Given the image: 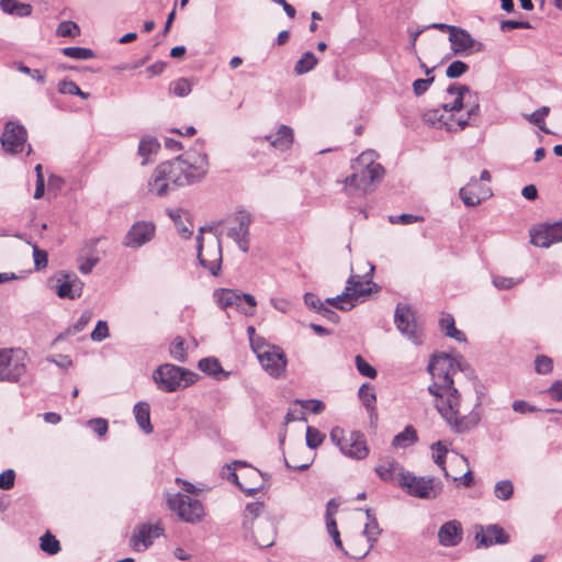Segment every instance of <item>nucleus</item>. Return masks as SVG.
<instances>
[{"label": "nucleus", "mask_w": 562, "mask_h": 562, "mask_svg": "<svg viewBox=\"0 0 562 562\" xmlns=\"http://www.w3.org/2000/svg\"><path fill=\"white\" fill-rule=\"evenodd\" d=\"M467 363L462 357L457 359L446 353L434 355L427 367L432 379L428 392L436 397V408L441 417L457 434L474 429L481 420L477 412L459 416L460 394L453 386L452 375L463 371Z\"/></svg>", "instance_id": "1"}, {"label": "nucleus", "mask_w": 562, "mask_h": 562, "mask_svg": "<svg viewBox=\"0 0 562 562\" xmlns=\"http://www.w3.org/2000/svg\"><path fill=\"white\" fill-rule=\"evenodd\" d=\"M196 149L160 164L148 182L149 191L158 196H165L169 190L191 184L200 180L207 171L209 159L203 150V143H198Z\"/></svg>", "instance_id": "2"}, {"label": "nucleus", "mask_w": 562, "mask_h": 562, "mask_svg": "<svg viewBox=\"0 0 562 562\" xmlns=\"http://www.w3.org/2000/svg\"><path fill=\"white\" fill-rule=\"evenodd\" d=\"M375 159L374 150L362 151L352 162L353 172L345 179V184L353 187L361 194L371 192L374 183L381 181L385 173L383 166Z\"/></svg>", "instance_id": "3"}, {"label": "nucleus", "mask_w": 562, "mask_h": 562, "mask_svg": "<svg viewBox=\"0 0 562 562\" xmlns=\"http://www.w3.org/2000/svg\"><path fill=\"white\" fill-rule=\"evenodd\" d=\"M153 380L158 390L172 393L193 385L198 380V375L186 368L164 363L154 370Z\"/></svg>", "instance_id": "4"}, {"label": "nucleus", "mask_w": 562, "mask_h": 562, "mask_svg": "<svg viewBox=\"0 0 562 562\" xmlns=\"http://www.w3.org/2000/svg\"><path fill=\"white\" fill-rule=\"evenodd\" d=\"M212 226H202L199 229V235L196 236V250H198V259L202 267L207 269L212 276H217L221 270L222 265V245L221 238L215 233L214 238L211 244L204 250L203 246V237L202 234L204 232H213Z\"/></svg>", "instance_id": "5"}, {"label": "nucleus", "mask_w": 562, "mask_h": 562, "mask_svg": "<svg viewBox=\"0 0 562 562\" xmlns=\"http://www.w3.org/2000/svg\"><path fill=\"white\" fill-rule=\"evenodd\" d=\"M398 484L409 495L424 499L436 498L442 491L441 483L434 477L416 476L409 472H401Z\"/></svg>", "instance_id": "6"}, {"label": "nucleus", "mask_w": 562, "mask_h": 562, "mask_svg": "<svg viewBox=\"0 0 562 562\" xmlns=\"http://www.w3.org/2000/svg\"><path fill=\"white\" fill-rule=\"evenodd\" d=\"M257 350L254 352L257 356L263 370L272 378H281L286 369L288 359L281 347L266 342L265 345H256Z\"/></svg>", "instance_id": "7"}, {"label": "nucleus", "mask_w": 562, "mask_h": 562, "mask_svg": "<svg viewBox=\"0 0 562 562\" xmlns=\"http://www.w3.org/2000/svg\"><path fill=\"white\" fill-rule=\"evenodd\" d=\"M25 352L0 349V382H18L26 372Z\"/></svg>", "instance_id": "8"}, {"label": "nucleus", "mask_w": 562, "mask_h": 562, "mask_svg": "<svg viewBox=\"0 0 562 562\" xmlns=\"http://www.w3.org/2000/svg\"><path fill=\"white\" fill-rule=\"evenodd\" d=\"M167 504L182 520L190 524L200 521L204 515L202 503L182 493L168 494Z\"/></svg>", "instance_id": "9"}, {"label": "nucleus", "mask_w": 562, "mask_h": 562, "mask_svg": "<svg viewBox=\"0 0 562 562\" xmlns=\"http://www.w3.org/2000/svg\"><path fill=\"white\" fill-rule=\"evenodd\" d=\"M396 328L414 345L423 344V334L416 323L415 313L407 304L398 303L394 312Z\"/></svg>", "instance_id": "10"}, {"label": "nucleus", "mask_w": 562, "mask_h": 562, "mask_svg": "<svg viewBox=\"0 0 562 562\" xmlns=\"http://www.w3.org/2000/svg\"><path fill=\"white\" fill-rule=\"evenodd\" d=\"M529 235L533 246L549 248L562 241V221L538 224L529 229Z\"/></svg>", "instance_id": "11"}, {"label": "nucleus", "mask_w": 562, "mask_h": 562, "mask_svg": "<svg viewBox=\"0 0 562 562\" xmlns=\"http://www.w3.org/2000/svg\"><path fill=\"white\" fill-rule=\"evenodd\" d=\"M449 42L451 44V50L458 56L485 50V45L482 42L473 38L467 30L459 26L451 30V34H449Z\"/></svg>", "instance_id": "12"}, {"label": "nucleus", "mask_w": 562, "mask_h": 562, "mask_svg": "<svg viewBox=\"0 0 562 562\" xmlns=\"http://www.w3.org/2000/svg\"><path fill=\"white\" fill-rule=\"evenodd\" d=\"M26 139L27 132L22 124L12 121L5 123L0 140L7 153H21L24 149Z\"/></svg>", "instance_id": "13"}, {"label": "nucleus", "mask_w": 562, "mask_h": 562, "mask_svg": "<svg viewBox=\"0 0 562 562\" xmlns=\"http://www.w3.org/2000/svg\"><path fill=\"white\" fill-rule=\"evenodd\" d=\"M156 233V226L149 221H137L135 222L123 238V246L127 248H140L148 244Z\"/></svg>", "instance_id": "14"}, {"label": "nucleus", "mask_w": 562, "mask_h": 562, "mask_svg": "<svg viewBox=\"0 0 562 562\" xmlns=\"http://www.w3.org/2000/svg\"><path fill=\"white\" fill-rule=\"evenodd\" d=\"M234 223L233 226L228 227L227 236L234 239L243 252H247L249 249V225L251 217L246 212H239L234 217Z\"/></svg>", "instance_id": "15"}, {"label": "nucleus", "mask_w": 562, "mask_h": 562, "mask_svg": "<svg viewBox=\"0 0 562 562\" xmlns=\"http://www.w3.org/2000/svg\"><path fill=\"white\" fill-rule=\"evenodd\" d=\"M509 539V535L498 525L476 527L475 540L480 547L488 548L494 544H506Z\"/></svg>", "instance_id": "16"}, {"label": "nucleus", "mask_w": 562, "mask_h": 562, "mask_svg": "<svg viewBox=\"0 0 562 562\" xmlns=\"http://www.w3.org/2000/svg\"><path fill=\"white\" fill-rule=\"evenodd\" d=\"M161 535L162 529L159 526L143 524L135 529L130 543L135 551H145L153 544L154 540Z\"/></svg>", "instance_id": "17"}, {"label": "nucleus", "mask_w": 562, "mask_h": 562, "mask_svg": "<svg viewBox=\"0 0 562 562\" xmlns=\"http://www.w3.org/2000/svg\"><path fill=\"white\" fill-rule=\"evenodd\" d=\"M491 195V189L481 186L475 177L459 191V196L467 206H476Z\"/></svg>", "instance_id": "18"}, {"label": "nucleus", "mask_w": 562, "mask_h": 562, "mask_svg": "<svg viewBox=\"0 0 562 562\" xmlns=\"http://www.w3.org/2000/svg\"><path fill=\"white\" fill-rule=\"evenodd\" d=\"M345 442L344 448L341 447L342 454L357 460H362L369 454L364 436L360 431H351Z\"/></svg>", "instance_id": "19"}, {"label": "nucleus", "mask_w": 562, "mask_h": 562, "mask_svg": "<svg viewBox=\"0 0 562 562\" xmlns=\"http://www.w3.org/2000/svg\"><path fill=\"white\" fill-rule=\"evenodd\" d=\"M438 539L443 547H454L462 540V527L457 520L445 522L438 531Z\"/></svg>", "instance_id": "20"}, {"label": "nucleus", "mask_w": 562, "mask_h": 562, "mask_svg": "<svg viewBox=\"0 0 562 562\" xmlns=\"http://www.w3.org/2000/svg\"><path fill=\"white\" fill-rule=\"evenodd\" d=\"M57 282L55 291L60 299L75 300L81 296L83 283L78 278L65 281L57 279Z\"/></svg>", "instance_id": "21"}, {"label": "nucleus", "mask_w": 562, "mask_h": 562, "mask_svg": "<svg viewBox=\"0 0 562 562\" xmlns=\"http://www.w3.org/2000/svg\"><path fill=\"white\" fill-rule=\"evenodd\" d=\"M401 472H405L401 464L393 458L389 457L381 459L379 464L375 467V473L378 476L386 482L393 481L396 474H398L400 479Z\"/></svg>", "instance_id": "22"}, {"label": "nucleus", "mask_w": 562, "mask_h": 562, "mask_svg": "<svg viewBox=\"0 0 562 562\" xmlns=\"http://www.w3.org/2000/svg\"><path fill=\"white\" fill-rule=\"evenodd\" d=\"M266 139L272 147L284 151L289 149L293 143V130L288 125H280L276 135H268Z\"/></svg>", "instance_id": "23"}, {"label": "nucleus", "mask_w": 562, "mask_h": 562, "mask_svg": "<svg viewBox=\"0 0 562 562\" xmlns=\"http://www.w3.org/2000/svg\"><path fill=\"white\" fill-rule=\"evenodd\" d=\"M447 92L451 95H456V99L450 104H443V110L448 113L459 112L464 106V99L467 93L470 92V88L464 85L452 83L447 88Z\"/></svg>", "instance_id": "24"}, {"label": "nucleus", "mask_w": 562, "mask_h": 562, "mask_svg": "<svg viewBox=\"0 0 562 562\" xmlns=\"http://www.w3.org/2000/svg\"><path fill=\"white\" fill-rule=\"evenodd\" d=\"M370 283V280L362 281L359 276L353 274H351L347 280L346 286H351V290L349 291L351 293L350 301L355 303V306L358 304L360 297L367 296L371 293Z\"/></svg>", "instance_id": "25"}, {"label": "nucleus", "mask_w": 562, "mask_h": 562, "mask_svg": "<svg viewBox=\"0 0 562 562\" xmlns=\"http://www.w3.org/2000/svg\"><path fill=\"white\" fill-rule=\"evenodd\" d=\"M214 297L221 308L235 306L240 310L241 295L229 289H220L214 292Z\"/></svg>", "instance_id": "26"}, {"label": "nucleus", "mask_w": 562, "mask_h": 562, "mask_svg": "<svg viewBox=\"0 0 562 562\" xmlns=\"http://www.w3.org/2000/svg\"><path fill=\"white\" fill-rule=\"evenodd\" d=\"M464 106L468 109V120H459L457 122L460 130H463L465 126H468L471 120H475L480 116V103L476 92H472L470 90V92L467 93L464 99Z\"/></svg>", "instance_id": "27"}, {"label": "nucleus", "mask_w": 562, "mask_h": 562, "mask_svg": "<svg viewBox=\"0 0 562 562\" xmlns=\"http://www.w3.org/2000/svg\"><path fill=\"white\" fill-rule=\"evenodd\" d=\"M446 113L447 112L443 110V104H442L441 108L427 110L423 114V120L425 123H427L434 127L441 128L445 126L447 131L451 132L452 126L446 120Z\"/></svg>", "instance_id": "28"}, {"label": "nucleus", "mask_w": 562, "mask_h": 562, "mask_svg": "<svg viewBox=\"0 0 562 562\" xmlns=\"http://www.w3.org/2000/svg\"><path fill=\"white\" fill-rule=\"evenodd\" d=\"M0 8L4 13L20 18L29 16L32 13V5L16 0H1Z\"/></svg>", "instance_id": "29"}, {"label": "nucleus", "mask_w": 562, "mask_h": 562, "mask_svg": "<svg viewBox=\"0 0 562 562\" xmlns=\"http://www.w3.org/2000/svg\"><path fill=\"white\" fill-rule=\"evenodd\" d=\"M134 415L140 429L144 430L146 434H151L153 426L150 423L149 405L145 402L137 403L134 406Z\"/></svg>", "instance_id": "30"}, {"label": "nucleus", "mask_w": 562, "mask_h": 562, "mask_svg": "<svg viewBox=\"0 0 562 562\" xmlns=\"http://www.w3.org/2000/svg\"><path fill=\"white\" fill-rule=\"evenodd\" d=\"M418 437L413 426H406L403 431L394 436L392 446L394 448H406L417 442Z\"/></svg>", "instance_id": "31"}, {"label": "nucleus", "mask_w": 562, "mask_h": 562, "mask_svg": "<svg viewBox=\"0 0 562 562\" xmlns=\"http://www.w3.org/2000/svg\"><path fill=\"white\" fill-rule=\"evenodd\" d=\"M440 328L448 336L457 341H465V335L456 328L454 318L447 314L440 319Z\"/></svg>", "instance_id": "32"}, {"label": "nucleus", "mask_w": 562, "mask_h": 562, "mask_svg": "<svg viewBox=\"0 0 562 562\" xmlns=\"http://www.w3.org/2000/svg\"><path fill=\"white\" fill-rule=\"evenodd\" d=\"M351 286H345V290L341 294L335 297L326 299V303L340 310V311H350L355 307V303L350 301V291Z\"/></svg>", "instance_id": "33"}, {"label": "nucleus", "mask_w": 562, "mask_h": 562, "mask_svg": "<svg viewBox=\"0 0 562 562\" xmlns=\"http://www.w3.org/2000/svg\"><path fill=\"white\" fill-rule=\"evenodd\" d=\"M550 108L541 106L530 114H525L524 117L531 124L538 126L546 134H551V131L547 128L544 124V119L549 115Z\"/></svg>", "instance_id": "34"}, {"label": "nucleus", "mask_w": 562, "mask_h": 562, "mask_svg": "<svg viewBox=\"0 0 562 562\" xmlns=\"http://www.w3.org/2000/svg\"><path fill=\"white\" fill-rule=\"evenodd\" d=\"M160 148L159 142L154 137H144L139 142L138 155L143 157L142 165H146L148 157Z\"/></svg>", "instance_id": "35"}, {"label": "nucleus", "mask_w": 562, "mask_h": 562, "mask_svg": "<svg viewBox=\"0 0 562 562\" xmlns=\"http://www.w3.org/2000/svg\"><path fill=\"white\" fill-rule=\"evenodd\" d=\"M318 59L312 52H305L295 63L294 71L296 75H304L317 65Z\"/></svg>", "instance_id": "36"}, {"label": "nucleus", "mask_w": 562, "mask_h": 562, "mask_svg": "<svg viewBox=\"0 0 562 562\" xmlns=\"http://www.w3.org/2000/svg\"><path fill=\"white\" fill-rule=\"evenodd\" d=\"M430 448L432 451L434 462L442 470L443 475L449 477V473L446 468V456L448 453L447 447L443 446L441 441H437L434 442Z\"/></svg>", "instance_id": "37"}, {"label": "nucleus", "mask_w": 562, "mask_h": 562, "mask_svg": "<svg viewBox=\"0 0 562 562\" xmlns=\"http://www.w3.org/2000/svg\"><path fill=\"white\" fill-rule=\"evenodd\" d=\"M40 541L41 550L49 555H55L61 550L59 541L49 531H46Z\"/></svg>", "instance_id": "38"}, {"label": "nucleus", "mask_w": 562, "mask_h": 562, "mask_svg": "<svg viewBox=\"0 0 562 562\" xmlns=\"http://www.w3.org/2000/svg\"><path fill=\"white\" fill-rule=\"evenodd\" d=\"M184 339L181 336H177L170 344L169 352L173 360L178 362H186L188 360V353L184 348Z\"/></svg>", "instance_id": "39"}, {"label": "nucleus", "mask_w": 562, "mask_h": 562, "mask_svg": "<svg viewBox=\"0 0 562 562\" xmlns=\"http://www.w3.org/2000/svg\"><path fill=\"white\" fill-rule=\"evenodd\" d=\"M198 367L204 373L210 375H217L218 373H224L225 376L228 375L227 372H224L220 361L216 358H203L199 361Z\"/></svg>", "instance_id": "40"}, {"label": "nucleus", "mask_w": 562, "mask_h": 562, "mask_svg": "<svg viewBox=\"0 0 562 562\" xmlns=\"http://www.w3.org/2000/svg\"><path fill=\"white\" fill-rule=\"evenodd\" d=\"M61 53L76 60H88L94 57V52L86 47L69 46L61 49Z\"/></svg>", "instance_id": "41"}, {"label": "nucleus", "mask_w": 562, "mask_h": 562, "mask_svg": "<svg viewBox=\"0 0 562 562\" xmlns=\"http://www.w3.org/2000/svg\"><path fill=\"white\" fill-rule=\"evenodd\" d=\"M381 531L382 530L380 529L376 519H372L371 521H368L366 524L364 529H363V535L366 536V538L370 544H369L368 550L361 555V558H363L373 548Z\"/></svg>", "instance_id": "42"}, {"label": "nucleus", "mask_w": 562, "mask_h": 562, "mask_svg": "<svg viewBox=\"0 0 562 562\" xmlns=\"http://www.w3.org/2000/svg\"><path fill=\"white\" fill-rule=\"evenodd\" d=\"M223 475L228 480L234 482L241 491L246 492L248 495H254L260 490V486L257 487H246L238 481V475L236 474V467L232 464H227L223 468Z\"/></svg>", "instance_id": "43"}, {"label": "nucleus", "mask_w": 562, "mask_h": 562, "mask_svg": "<svg viewBox=\"0 0 562 562\" xmlns=\"http://www.w3.org/2000/svg\"><path fill=\"white\" fill-rule=\"evenodd\" d=\"M358 395L368 411L374 409L376 396L372 385L368 383L362 384L359 389Z\"/></svg>", "instance_id": "44"}, {"label": "nucleus", "mask_w": 562, "mask_h": 562, "mask_svg": "<svg viewBox=\"0 0 562 562\" xmlns=\"http://www.w3.org/2000/svg\"><path fill=\"white\" fill-rule=\"evenodd\" d=\"M514 494V485L509 480H502L496 482L494 487V495L501 501H508Z\"/></svg>", "instance_id": "45"}, {"label": "nucleus", "mask_w": 562, "mask_h": 562, "mask_svg": "<svg viewBox=\"0 0 562 562\" xmlns=\"http://www.w3.org/2000/svg\"><path fill=\"white\" fill-rule=\"evenodd\" d=\"M56 35L60 37H76L80 35V29L72 21H63L56 29Z\"/></svg>", "instance_id": "46"}, {"label": "nucleus", "mask_w": 562, "mask_h": 562, "mask_svg": "<svg viewBox=\"0 0 562 562\" xmlns=\"http://www.w3.org/2000/svg\"><path fill=\"white\" fill-rule=\"evenodd\" d=\"M91 318H92V312L90 310L83 311L81 313L80 317L77 319V322L72 326L67 328L66 334L75 335L77 333H80L89 324Z\"/></svg>", "instance_id": "47"}, {"label": "nucleus", "mask_w": 562, "mask_h": 562, "mask_svg": "<svg viewBox=\"0 0 562 562\" xmlns=\"http://www.w3.org/2000/svg\"><path fill=\"white\" fill-rule=\"evenodd\" d=\"M325 439V435L318 429L308 426L306 429V446L311 449L319 447Z\"/></svg>", "instance_id": "48"}, {"label": "nucleus", "mask_w": 562, "mask_h": 562, "mask_svg": "<svg viewBox=\"0 0 562 562\" xmlns=\"http://www.w3.org/2000/svg\"><path fill=\"white\" fill-rule=\"evenodd\" d=\"M469 70L468 64L462 60L452 61L446 69V76L450 79L459 78Z\"/></svg>", "instance_id": "49"}, {"label": "nucleus", "mask_w": 562, "mask_h": 562, "mask_svg": "<svg viewBox=\"0 0 562 562\" xmlns=\"http://www.w3.org/2000/svg\"><path fill=\"white\" fill-rule=\"evenodd\" d=\"M356 367L358 372L367 378L374 379L378 374L376 370L368 363L360 355L356 356Z\"/></svg>", "instance_id": "50"}, {"label": "nucleus", "mask_w": 562, "mask_h": 562, "mask_svg": "<svg viewBox=\"0 0 562 562\" xmlns=\"http://www.w3.org/2000/svg\"><path fill=\"white\" fill-rule=\"evenodd\" d=\"M171 89L177 97H187L192 91V85L188 79L180 78L172 82Z\"/></svg>", "instance_id": "51"}, {"label": "nucleus", "mask_w": 562, "mask_h": 562, "mask_svg": "<svg viewBox=\"0 0 562 562\" xmlns=\"http://www.w3.org/2000/svg\"><path fill=\"white\" fill-rule=\"evenodd\" d=\"M110 336L109 326L105 321H99L92 330L90 338L93 341L100 342Z\"/></svg>", "instance_id": "52"}, {"label": "nucleus", "mask_w": 562, "mask_h": 562, "mask_svg": "<svg viewBox=\"0 0 562 562\" xmlns=\"http://www.w3.org/2000/svg\"><path fill=\"white\" fill-rule=\"evenodd\" d=\"M389 221L392 224H401V225H409L417 222H422L423 217L414 214H401V215H391L389 216Z\"/></svg>", "instance_id": "53"}, {"label": "nucleus", "mask_w": 562, "mask_h": 562, "mask_svg": "<svg viewBox=\"0 0 562 562\" xmlns=\"http://www.w3.org/2000/svg\"><path fill=\"white\" fill-rule=\"evenodd\" d=\"M536 371L539 374H548L553 369L552 359L547 356H538L535 360Z\"/></svg>", "instance_id": "54"}, {"label": "nucleus", "mask_w": 562, "mask_h": 562, "mask_svg": "<svg viewBox=\"0 0 562 562\" xmlns=\"http://www.w3.org/2000/svg\"><path fill=\"white\" fill-rule=\"evenodd\" d=\"M326 525H327L328 533L331 536V538H333V540L335 542V546L339 550H341L342 552L347 553L344 550L342 542H341V539H340V535H339V531H338V528H337L336 520L334 518H327L326 519Z\"/></svg>", "instance_id": "55"}, {"label": "nucleus", "mask_w": 562, "mask_h": 562, "mask_svg": "<svg viewBox=\"0 0 562 562\" xmlns=\"http://www.w3.org/2000/svg\"><path fill=\"white\" fill-rule=\"evenodd\" d=\"M296 403L314 414H321L325 409V404L319 400H296Z\"/></svg>", "instance_id": "56"}, {"label": "nucleus", "mask_w": 562, "mask_h": 562, "mask_svg": "<svg viewBox=\"0 0 562 562\" xmlns=\"http://www.w3.org/2000/svg\"><path fill=\"white\" fill-rule=\"evenodd\" d=\"M520 282V279L515 280L513 278L503 277V276H494L493 284L498 290H509L514 288L516 284Z\"/></svg>", "instance_id": "57"}, {"label": "nucleus", "mask_w": 562, "mask_h": 562, "mask_svg": "<svg viewBox=\"0 0 562 562\" xmlns=\"http://www.w3.org/2000/svg\"><path fill=\"white\" fill-rule=\"evenodd\" d=\"M33 258H34V266H35L36 270H42L47 267L48 258H47V252L45 250H42L38 247L34 246Z\"/></svg>", "instance_id": "58"}, {"label": "nucleus", "mask_w": 562, "mask_h": 562, "mask_svg": "<svg viewBox=\"0 0 562 562\" xmlns=\"http://www.w3.org/2000/svg\"><path fill=\"white\" fill-rule=\"evenodd\" d=\"M90 428L100 437L108 432L109 426L104 418H93L88 422Z\"/></svg>", "instance_id": "59"}, {"label": "nucleus", "mask_w": 562, "mask_h": 562, "mask_svg": "<svg viewBox=\"0 0 562 562\" xmlns=\"http://www.w3.org/2000/svg\"><path fill=\"white\" fill-rule=\"evenodd\" d=\"M98 262H99L98 256H89L86 258H80L79 271L82 274H89L92 271V269L97 266Z\"/></svg>", "instance_id": "60"}, {"label": "nucleus", "mask_w": 562, "mask_h": 562, "mask_svg": "<svg viewBox=\"0 0 562 562\" xmlns=\"http://www.w3.org/2000/svg\"><path fill=\"white\" fill-rule=\"evenodd\" d=\"M434 80H435V77H430V78H426V79H416L413 82V91H414L415 95H417V97L423 95L428 90V88L431 86Z\"/></svg>", "instance_id": "61"}, {"label": "nucleus", "mask_w": 562, "mask_h": 562, "mask_svg": "<svg viewBox=\"0 0 562 562\" xmlns=\"http://www.w3.org/2000/svg\"><path fill=\"white\" fill-rule=\"evenodd\" d=\"M512 408L514 412L519 414H529L539 411L536 406L530 405L528 402L522 400L514 401L512 404Z\"/></svg>", "instance_id": "62"}, {"label": "nucleus", "mask_w": 562, "mask_h": 562, "mask_svg": "<svg viewBox=\"0 0 562 562\" xmlns=\"http://www.w3.org/2000/svg\"><path fill=\"white\" fill-rule=\"evenodd\" d=\"M14 479H15V473L13 470L9 469V470L3 471L0 474V488L1 490L12 488L14 485Z\"/></svg>", "instance_id": "63"}, {"label": "nucleus", "mask_w": 562, "mask_h": 562, "mask_svg": "<svg viewBox=\"0 0 562 562\" xmlns=\"http://www.w3.org/2000/svg\"><path fill=\"white\" fill-rule=\"evenodd\" d=\"M58 91L61 94L76 95V93L79 91V87L76 82L71 80H61L58 83Z\"/></svg>", "instance_id": "64"}]
</instances>
